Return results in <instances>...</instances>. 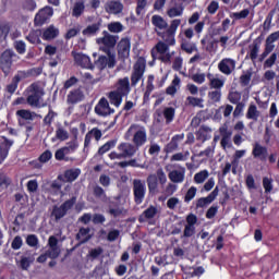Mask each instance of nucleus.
<instances>
[{"label":"nucleus","instance_id":"nucleus-1","mask_svg":"<svg viewBox=\"0 0 279 279\" xmlns=\"http://www.w3.org/2000/svg\"><path fill=\"white\" fill-rule=\"evenodd\" d=\"M114 90L108 94V98L112 106L119 108V106H121L123 102V97H128V95H130V90H132L130 87V77L125 76L123 78H119L114 85Z\"/></svg>","mask_w":279,"mask_h":279},{"label":"nucleus","instance_id":"nucleus-2","mask_svg":"<svg viewBox=\"0 0 279 279\" xmlns=\"http://www.w3.org/2000/svg\"><path fill=\"white\" fill-rule=\"evenodd\" d=\"M119 40V36L111 35L107 31L102 32V37L96 39L97 45L99 46V51H102L107 56H110V63L114 64V56L112 49L117 47V43Z\"/></svg>","mask_w":279,"mask_h":279},{"label":"nucleus","instance_id":"nucleus-3","mask_svg":"<svg viewBox=\"0 0 279 279\" xmlns=\"http://www.w3.org/2000/svg\"><path fill=\"white\" fill-rule=\"evenodd\" d=\"M26 101L32 108H43V97H45V89L38 83L31 84L26 90Z\"/></svg>","mask_w":279,"mask_h":279},{"label":"nucleus","instance_id":"nucleus-4","mask_svg":"<svg viewBox=\"0 0 279 279\" xmlns=\"http://www.w3.org/2000/svg\"><path fill=\"white\" fill-rule=\"evenodd\" d=\"M169 44L165 41H159L151 49V56L154 60H160L165 64H171V60L173 56H175V51H169Z\"/></svg>","mask_w":279,"mask_h":279},{"label":"nucleus","instance_id":"nucleus-5","mask_svg":"<svg viewBox=\"0 0 279 279\" xmlns=\"http://www.w3.org/2000/svg\"><path fill=\"white\" fill-rule=\"evenodd\" d=\"M129 138H132V143L137 147H143L147 143V129L141 124H132L128 130Z\"/></svg>","mask_w":279,"mask_h":279},{"label":"nucleus","instance_id":"nucleus-6","mask_svg":"<svg viewBox=\"0 0 279 279\" xmlns=\"http://www.w3.org/2000/svg\"><path fill=\"white\" fill-rule=\"evenodd\" d=\"M180 25H182V20L174 19L170 21V24L166 32L162 33L160 31H157V36H160L166 45L173 47V45H175V33L178 32V27H180Z\"/></svg>","mask_w":279,"mask_h":279},{"label":"nucleus","instance_id":"nucleus-7","mask_svg":"<svg viewBox=\"0 0 279 279\" xmlns=\"http://www.w3.org/2000/svg\"><path fill=\"white\" fill-rule=\"evenodd\" d=\"M48 250L45 254H41L37 258V263H47V257L54 260V258H58L60 256V246L58 245V238L56 235H50L48 239Z\"/></svg>","mask_w":279,"mask_h":279},{"label":"nucleus","instance_id":"nucleus-8","mask_svg":"<svg viewBox=\"0 0 279 279\" xmlns=\"http://www.w3.org/2000/svg\"><path fill=\"white\" fill-rule=\"evenodd\" d=\"M147 66V61L145 58L140 57L135 64L133 65V71L131 73V86H136L141 80H143V75H145V69Z\"/></svg>","mask_w":279,"mask_h":279},{"label":"nucleus","instance_id":"nucleus-9","mask_svg":"<svg viewBox=\"0 0 279 279\" xmlns=\"http://www.w3.org/2000/svg\"><path fill=\"white\" fill-rule=\"evenodd\" d=\"M80 147V142H77V137H74L72 141L68 142L65 146L59 148L54 158L56 160H69V154H73L77 151V148Z\"/></svg>","mask_w":279,"mask_h":279},{"label":"nucleus","instance_id":"nucleus-10","mask_svg":"<svg viewBox=\"0 0 279 279\" xmlns=\"http://www.w3.org/2000/svg\"><path fill=\"white\" fill-rule=\"evenodd\" d=\"M20 57L19 54L14 53L13 50H5L2 52L0 57V66L5 75L10 73V69H12V63L16 62Z\"/></svg>","mask_w":279,"mask_h":279},{"label":"nucleus","instance_id":"nucleus-11","mask_svg":"<svg viewBox=\"0 0 279 279\" xmlns=\"http://www.w3.org/2000/svg\"><path fill=\"white\" fill-rule=\"evenodd\" d=\"M147 193V186L145 185V181L141 179L133 180V195L135 204H143V199H145V194Z\"/></svg>","mask_w":279,"mask_h":279},{"label":"nucleus","instance_id":"nucleus-12","mask_svg":"<svg viewBox=\"0 0 279 279\" xmlns=\"http://www.w3.org/2000/svg\"><path fill=\"white\" fill-rule=\"evenodd\" d=\"M279 40V31L271 33L265 41V49L263 51V53L259 56L258 61L263 62L265 60V58H267V56H269V53H271L274 51V49H276V45H274V43Z\"/></svg>","mask_w":279,"mask_h":279},{"label":"nucleus","instance_id":"nucleus-13","mask_svg":"<svg viewBox=\"0 0 279 279\" xmlns=\"http://www.w3.org/2000/svg\"><path fill=\"white\" fill-rule=\"evenodd\" d=\"M75 205V198L65 201L61 206H54L52 209V217H54L56 221H60V219H62V217H64L66 215V213H69V210H71V208H73V206Z\"/></svg>","mask_w":279,"mask_h":279},{"label":"nucleus","instance_id":"nucleus-14","mask_svg":"<svg viewBox=\"0 0 279 279\" xmlns=\"http://www.w3.org/2000/svg\"><path fill=\"white\" fill-rule=\"evenodd\" d=\"M101 136H104V133L101 132V130H99V128H94L90 131H88L84 140L83 154H86V155L88 154L89 147H90V141H93V138H95L97 143H99V141H101Z\"/></svg>","mask_w":279,"mask_h":279},{"label":"nucleus","instance_id":"nucleus-15","mask_svg":"<svg viewBox=\"0 0 279 279\" xmlns=\"http://www.w3.org/2000/svg\"><path fill=\"white\" fill-rule=\"evenodd\" d=\"M185 226L181 239H191L195 234V223H197V216L190 214L185 218Z\"/></svg>","mask_w":279,"mask_h":279},{"label":"nucleus","instance_id":"nucleus-16","mask_svg":"<svg viewBox=\"0 0 279 279\" xmlns=\"http://www.w3.org/2000/svg\"><path fill=\"white\" fill-rule=\"evenodd\" d=\"M218 69L223 75H232L236 69V61L231 58H225L218 63Z\"/></svg>","mask_w":279,"mask_h":279},{"label":"nucleus","instance_id":"nucleus-17","mask_svg":"<svg viewBox=\"0 0 279 279\" xmlns=\"http://www.w3.org/2000/svg\"><path fill=\"white\" fill-rule=\"evenodd\" d=\"M95 112L98 117H109V114H114V109L110 108V102L108 99L100 98L95 107Z\"/></svg>","mask_w":279,"mask_h":279},{"label":"nucleus","instance_id":"nucleus-18","mask_svg":"<svg viewBox=\"0 0 279 279\" xmlns=\"http://www.w3.org/2000/svg\"><path fill=\"white\" fill-rule=\"evenodd\" d=\"M53 16V9L45 7L35 15V25H45Z\"/></svg>","mask_w":279,"mask_h":279},{"label":"nucleus","instance_id":"nucleus-19","mask_svg":"<svg viewBox=\"0 0 279 279\" xmlns=\"http://www.w3.org/2000/svg\"><path fill=\"white\" fill-rule=\"evenodd\" d=\"M72 57L74 58V62L77 66H82V69H93V63L90 62V57H88V54L72 51Z\"/></svg>","mask_w":279,"mask_h":279},{"label":"nucleus","instance_id":"nucleus-20","mask_svg":"<svg viewBox=\"0 0 279 279\" xmlns=\"http://www.w3.org/2000/svg\"><path fill=\"white\" fill-rule=\"evenodd\" d=\"M123 2L119 0H108L105 3V11L107 14H121L123 12Z\"/></svg>","mask_w":279,"mask_h":279},{"label":"nucleus","instance_id":"nucleus-21","mask_svg":"<svg viewBox=\"0 0 279 279\" xmlns=\"http://www.w3.org/2000/svg\"><path fill=\"white\" fill-rule=\"evenodd\" d=\"M219 195V186H216L214 191L208 194L207 197H201L196 201V208H206V206H210L217 196Z\"/></svg>","mask_w":279,"mask_h":279},{"label":"nucleus","instance_id":"nucleus-22","mask_svg":"<svg viewBox=\"0 0 279 279\" xmlns=\"http://www.w3.org/2000/svg\"><path fill=\"white\" fill-rule=\"evenodd\" d=\"M118 151L122 154L123 158H132L136 151H138V147H136L135 144H130V143H121L118 146Z\"/></svg>","mask_w":279,"mask_h":279},{"label":"nucleus","instance_id":"nucleus-23","mask_svg":"<svg viewBox=\"0 0 279 279\" xmlns=\"http://www.w3.org/2000/svg\"><path fill=\"white\" fill-rule=\"evenodd\" d=\"M96 66H98L100 71H104L106 66H108V69H114V66H117V54H113V64L110 63V54H107V57L100 56L98 60H96Z\"/></svg>","mask_w":279,"mask_h":279},{"label":"nucleus","instance_id":"nucleus-24","mask_svg":"<svg viewBox=\"0 0 279 279\" xmlns=\"http://www.w3.org/2000/svg\"><path fill=\"white\" fill-rule=\"evenodd\" d=\"M132 44L130 43L129 38H123L118 44V56L120 58H130V49Z\"/></svg>","mask_w":279,"mask_h":279},{"label":"nucleus","instance_id":"nucleus-25","mask_svg":"<svg viewBox=\"0 0 279 279\" xmlns=\"http://www.w3.org/2000/svg\"><path fill=\"white\" fill-rule=\"evenodd\" d=\"M14 145L13 141L3 137V141L0 143V165L3 163V160L8 158V154H10V147Z\"/></svg>","mask_w":279,"mask_h":279},{"label":"nucleus","instance_id":"nucleus-26","mask_svg":"<svg viewBox=\"0 0 279 279\" xmlns=\"http://www.w3.org/2000/svg\"><path fill=\"white\" fill-rule=\"evenodd\" d=\"M16 117H19L20 125H25V121H34L36 119V112H32L27 109H21L16 111Z\"/></svg>","mask_w":279,"mask_h":279},{"label":"nucleus","instance_id":"nucleus-27","mask_svg":"<svg viewBox=\"0 0 279 279\" xmlns=\"http://www.w3.org/2000/svg\"><path fill=\"white\" fill-rule=\"evenodd\" d=\"M181 141H184V133L174 135L170 143L166 146V153L167 154H173V151L178 150V147H180Z\"/></svg>","mask_w":279,"mask_h":279},{"label":"nucleus","instance_id":"nucleus-28","mask_svg":"<svg viewBox=\"0 0 279 279\" xmlns=\"http://www.w3.org/2000/svg\"><path fill=\"white\" fill-rule=\"evenodd\" d=\"M252 155L254 158H257L258 160H267L268 151L267 147L255 143L253 146Z\"/></svg>","mask_w":279,"mask_h":279},{"label":"nucleus","instance_id":"nucleus-29","mask_svg":"<svg viewBox=\"0 0 279 279\" xmlns=\"http://www.w3.org/2000/svg\"><path fill=\"white\" fill-rule=\"evenodd\" d=\"M207 78L209 81L210 90H221L222 86L226 84V80L215 77L213 74L208 73Z\"/></svg>","mask_w":279,"mask_h":279},{"label":"nucleus","instance_id":"nucleus-30","mask_svg":"<svg viewBox=\"0 0 279 279\" xmlns=\"http://www.w3.org/2000/svg\"><path fill=\"white\" fill-rule=\"evenodd\" d=\"M58 36H60V29L54 25H50L44 29L41 38L44 40H53L54 38H58Z\"/></svg>","mask_w":279,"mask_h":279},{"label":"nucleus","instance_id":"nucleus-31","mask_svg":"<svg viewBox=\"0 0 279 279\" xmlns=\"http://www.w3.org/2000/svg\"><path fill=\"white\" fill-rule=\"evenodd\" d=\"M158 215V208L155 206H149L146 210L143 211V214L138 217L140 223H145V221L149 219H154Z\"/></svg>","mask_w":279,"mask_h":279},{"label":"nucleus","instance_id":"nucleus-32","mask_svg":"<svg viewBox=\"0 0 279 279\" xmlns=\"http://www.w3.org/2000/svg\"><path fill=\"white\" fill-rule=\"evenodd\" d=\"M246 119L254 121H258L260 119V111L258 110V107L254 102H251L248 105L247 111H246Z\"/></svg>","mask_w":279,"mask_h":279},{"label":"nucleus","instance_id":"nucleus-33","mask_svg":"<svg viewBox=\"0 0 279 279\" xmlns=\"http://www.w3.org/2000/svg\"><path fill=\"white\" fill-rule=\"evenodd\" d=\"M151 23L156 27L155 32H162V29L169 28V24L160 15H153Z\"/></svg>","mask_w":279,"mask_h":279},{"label":"nucleus","instance_id":"nucleus-34","mask_svg":"<svg viewBox=\"0 0 279 279\" xmlns=\"http://www.w3.org/2000/svg\"><path fill=\"white\" fill-rule=\"evenodd\" d=\"M184 168H181V170H172L169 172L168 177L171 182L174 184H181V182H184Z\"/></svg>","mask_w":279,"mask_h":279},{"label":"nucleus","instance_id":"nucleus-35","mask_svg":"<svg viewBox=\"0 0 279 279\" xmlns=\"http://www.w3.org/2000/svg\"><path fill=\"white\" fill-rule=\"evenodd\" d=\"M184 14V5L174 4L167 10V15L169 19H177L178 16H182Z\"/></svg>","mask_w":279,"mask_h":279},{"label":"nucleus","instance_id":"nucleus-36","mask_svg":"<svg viewBox=\"0 0 279 279\" xmlns=\"http://www.w3.org/2000/svg\"><path fill=\"white\" fill-rule=\"evenodd\" d=\"M146 182L149 193L156 195V193H158V177H156V174H149Z\"/></svg>","mask_w":279,"mask_h":279},{"label":"nucleus","instance_id":"nucleus-37","mask_svg":"<svg viewBox=\"0 0 279 279\" xmlns=\"http://www.w3.org/2000/svg\"><path fill=\"white\" fill-rule=\"evenodd\" d=\"M76 239L82 244L88 243V241L93 239V235L90 234V228H81L78 233L76 234Z\"/></svg>","mask_w":279,"mask_h":279},{"label":"nucleus","instance_id":"nucleus-38","mask_svg":"<svg viewBox=\"0 0 279 279\" xmlns=\"http://www.w3.org/2000/svg\"><path fill=\"white\" fill-rule=\"evenodd\" d=\"M84 99V94L81 89H74L68 95V104H77Z\"/></svg>","mask_w":279,"mask_h":279},{"label":"nucleus","instance_id":"nucleus-39","mask_svg":"<svg viewBox=\"0 0 279 279\" xmlns=\"http://www.w3.org/2000/svg\"><path fill=\"white\" fill-rule=\"evenodd\" d=\"M54 134H56L54 138L57 141H61V142L69 141V136H70L69 131L66 130V128L62 125L57 126Z\"/></svg>","mask_w":279,"mask_h":279},{"label":"nucleus","instance_id":"nucleus-40","mask_svg":"<svg viewBox=\"0 0 279 279\" xmlns=\"http://www.w3.org/2000/svg\"><path fill=\"white\" fill-rule=\"evenodd\" d=\"M114 147H117V140H111L98 148L97 156H104V154H108Z\"/></svg>","mask_w":279,"mask_h":279},{"label":"nucleus","instance_id":"nucleus-41","mask_svg":"<svg viewBox=\"0 0 279 279\" xmlns=\"http://www.w3.org/2000/svg\"><path fill=\"white\" fill-rule=\"evenodd\" d=\"M99 29H101V23H94L89 26H87L85 29H83V36H95L97 34V32H99Z\"/></svg>","mask_w":279,"mask_h":279},{"label":"nucleus","instance_id":"nucleus-42","mask_svg":"<svg viewBox=\"0 0 279 279\" xmlns=\"http://www.w3.org/2000/svg\"><path fill=\"white\" fill-rule=\"evenodd\" d=\"M162 114L166 119V124L169 125V123H172L175 119V108L173 107H166L163 108Z\"/></svg>","mask_w":279,"mask_h":279},{"label":"nucleus","instance_id":"nucleus-43","mask_svg":"<svg viewBox=\"0 0 279 279\" xmlns=\"http://www.w3.org/2000/svg\"><path fill=\"white\" fill-rule=\"evenodd\" d=\"M82 173V170L74 168V169H69L64 172V178L66 182H75L76 178H80V174Z\"/></svg>","mask_w":279,"mask_h":279},{"label":"nucleus","instance_id":"nucleus-44","mask_svg":"<svg viewBox=\"0 0 279 279\" xmlns=\"http://www.w3.org/2000/svg\"><path fill=\"white\" fill-rule=\"evenodd\" d=\"M207 97L210 104H219L221 101V89H210Z\"/></svg>","mask_w":279,"mask_h":279},{"label":"nucleus","instance_id":"nucleus-45","mask_svg":"<svg viewBox=\"0 0 279 279\" xmlns=\"http://www.w3.org/2000/svg\"><path fill=\"white\" fill-rule=\"evenodd\" d=\"M181 49L182 51H185V53H194L195 51H197V45L195 43H191L187 40H183L181 43Z\"/></svg>","mask_w":279,"mask_h":279},{"label":"nucleus","instance_id":"nucleus-46","mask_svg":"<svg viewBox=\"0 0 279 279\" xmlns=\"http://www.w3.org/2000/svg\"><path fill=\"white\" fill-rule=\"evenodd\" d=\"M209 175L210 173L208 172V170H202L197 172L196 174H194L195 184H204L206 180H208Z\"/></svg>","mask_w":279,"mask_h":279},{"label":"nucleus","instance_id":"nucleus-47","mask_svg":"<svg viewBox=\"0 0 279 279\" xmlns=\"http://www.w3.org/2000/svg\"><path fill=\"white\" fill-rule=\"evenodd\" d=\"M186 101L187 106H192L193 108H204V98L189 96Z\"/></svg>","mask_w":279,"mask_h":279},{"label":"nucleus","instance_id":"nucleus-48","mask_svg":"<svg viewBox=\"0 0 279 279\" xmlns=\"http://www.w3.org/2000/svg\"><path fill=\"white\" fill-rule=\"evenodd\" d=\"M109 215L112 217H121L122 215H128V210L123 207H113L111 203L109 205Z\"/></svg>","mask_w":279,"mask_h":279},{"label":"nucleus","instance_id":"nucleus-49","mask_svg":"<svg viewBox=\"0 0 279 279\" xmlns=\"http://www.w3.org/2000/svg\"><path fill=\"white\" fill-rule=\"evenodd\" d=\"M43 33L39 29L32 31L26 39L32 43V45H38L40 44V35Z\"/></svg>","mask_w":279,"mask_h":279},{"label":"nucleus","instance_id":"nucleus-50","mask_svg":"<svg viewBox=\"0 0 279 279\" xmlns=\"http://www.w3.org/2000/svg\"><path fill=\"white\" fill-rule=\"evenodd\" d=\"M180 78L178 75H175L171 85L166 89L167 95H175L178 93V86H180Z\"/></svg>","mask_w":279,"mask_h":279},{"label":"nucleus","instance_id":"nucleus-51","mask_svg":"<svg viewBox=\"0 0 279 279\" xmlns=\"http://www.w3.org/2000/svg\"><path fill=\"white\" fill-rule=\"evenodd\" d=\"M189 156H191V153H189V150L184 153H177L171 156L170 160L171 162L186 161L189 160Z\"/></svg>","mask_w":279,"mask_h":279},{"label":"nucleus","instance_id":"nucleus-52","mask_svg":"<svg viewBox=\"0 0 279 279\" xmlns=\"http://www.w3.org/2000/svg\"><path fill=\"white\" fill-rule=\"evenodd\" d=\"M108 29L111 32V34H120V32H123L124 27L121 22H111L108 24Z\"/></svg>","mask_w":279,"mask_h":279},{"label":"nucleus","instance_id":"nucleus-53","mask_svg":"<svg viewBox=\"0 0 279 279\" xmlns=\"http://www.w3.org/2000/svg\"><path fill=\"white\" fill-rule=\"evenodd\" d=\"M195 195H197V187L191 186L184 195L185 204L193 202V199H195Z\"/></svg>","mask_w":279,"mask_h":279},{"label":"nucleus","instance_id":"nucleus-54","mask_svg":"<svg viewBox=\"0 0 279 279\" xmlns=\"http://www.w3.org/2000/svg\"><path fill=\"white\" fill-rule=\"evenodd\" d=\"M278 60V53L277 52H272L268 59L265 60L264 62V69H271L274 66V64H276Z\"/></svg>","mask_w":279,"mask_h":279},{"label":"nucleus","instance_id":"nucleus-55","mask_svg":"<svg viewBox=\"0 0 279 279\" xmlns=\"http://www.w3.org/2000/svg\"><path fill=\"white\" fill-rule=\"evenodd\" d=\"M180 204H182L180 198L172 196L167 201V208H169V210H175Z\"/></svg>","mask_w":279,"mask_h":279},{"label":"nucleus","instance_id":"nucleus-56","mask_svg":"<svg viewBox=\"0 0 279 279\" xmlns=\"http://www.w3.org/2000/svg\"><path fill=\"white\" fill-rule=\"evenodd\" d=\"M250 58L252 62L256 61V58H258V51H260V46L258 44H253L250 46Z\"/></svg>","mask_w":279,"mask_h":279},{"label":"nucleus","instance_id":"nucleus-57","mask_svg":"<svg viewBox=\"0 0 279 279\" xmlns=\"http://www.w3.org/2000/svg\"><path fill=\"white\" fill-rule=\"evenodd\" d=\"M93 193L94 196L97 197V199H106V191L104 190V187L95 185L93 187Z\"/></svg>","mask_w":279,"mask_h":279},{"label":"nucleus","instance_id":"nucleus-58","mask_svg":"<svg viewBox=\"0 0 279 279\" xmlns=\"http://www.w3.org/2000/svg\"><path fill=\"white\" fill-rule=\"evenodd\" d=\"M104 254V248L101 247H96V248H92L88 252V258H90L92 260H96V258H98L99 256H101Z\"/></svg>","mask_w":279,"mask_h":279},{"label":"nucleus","instance_id":"nucleus-59","mask_svg":"<svg viewBox=\"0 0 279 279\" xmlns=\"http://www.w3.org/2000/svg\"><path fill=\"white\" fill-rule=\"evenodd\" d=\"M250 16V9H244L241 12H234L231 14V19H235L236 21H241V19H247Z\"/></svg>","mask_w":279,"mask_h":279},{"label":"nucleus","instance_id":"nucleus-60","mask_svg":"<svg viewBox=\"0 0 279 279\" xmlns=\"http://www.w3.org/2000/svg\"><path fill=\"white\" fill-rule=\"evenodd\" d=\"M84 2L78 1L74 4L73 8V16H82V13L84 12Z\"/></svg>","mask_w":279,"mask_h":279},{"label":"nucleus","instance_id":"nucleus-61","mask_svg":"<svg viewBox=\"0 0 279 279\" xmlns=\"http://www.w3.org/2000/svg\"><path fill=\"white\" fill-rule=\"evenodd\" d=\"M146 8H147V0H137V7H136L137 16H141V14H144Z\"/></svg>","mask_w":279,"mask_h":279},{"label":"nucleus","instance_id":"nucleus-62","mask_svg":"<svg viewBox=\"0 0 279 279\" xmlns=\"http://www.w3.org/2000/svg\"><path fill=\"white\" fill-rule=\"evenodd\" d=\"M26 243L29 245V247H38V236L36 234H29L26 238Z\"/></svg>","mask_w":279,"mask_h":279},{"label":"nucleus","instance_id":"nucleus-63","mask_svg":"<svg viewBox=\"0 0 279 279\" xmlns=\"http://www.w3.org/2000/svg\"><path fill=\"white\" fill-rule=\"evenodd\" d=\"M160 149H161L160 145H158L157 143L150 142L148 154L150 156H158V154H160Z\"/></svg>","mask_w":279,"mask_h":279},{"label":"nucleus","instance_id":"nucleus-64","mask_svg":"<svg viewBox=\"0 0 279 279\" xmlns=\"http://www.w3.org/2000/svg\"><path fill=\"white\" fill-rule=\"evenodd\" d=\"M228 99H229L230 104H239V101H241V93L231 92V93H229Z\"/></svg>","mask_w":279,"mask_h":279}]
</instances>
